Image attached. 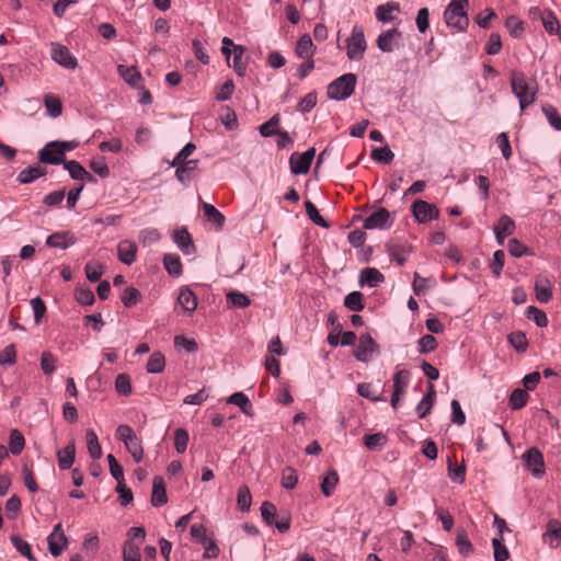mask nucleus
I'll return each mask as SVG.
<instances>
[{
  "label": "nucleus",
  "mask_w": 561,
  "mask_h": 561,
  "mask_svg": "<svg viewBox=\"0 0 561 561\" xmlns=\"http://www.w3.org/2000/svg\"><path fill=\"white\" fill-rule=\"evenodd\" d=\"M511 85L513 93L519 100V106L525 110L536 100V87L530 84L523 72L512 71Z\"/></svg>",
  "instance_id": "nucleus-1"
},
{
  "label": "nucleus",
  "mask_w": 561,
  "mask_h": 561,
  "mask_svg": "<svg viewBox=\"0 0 561 561\" xmlns=\"http://www.w3.org/2000/svg\"><path fill=\"white\" fill-rule=\"evenodd\" d=\"M469 0H451L444 12V19L448 26L458 31H465L469 24L466 7Z\"/></svg>",
  "instance_id": "nucleus-2"
},
{
  "label": "nucleus",
  "mask_w": 561,
  "mask_h": 561,
  "mask_svg": "<svg viewBox=\"0 0 561 561\" xmlns=\"http://www.w3.org/2000/svg\"><path fill=\"white\" fill-rule=\"evenodd\" d=\"M356 80L354 73H345L336 78L328 85V96L337 101L350 98L354 93Z\"/></svg>",
  "instance_id": "nucleus-3"
},
{
  "label": "nucleus",
  "mask_w": 561,
  "mask_h": 561,
  "mask_svg": "<svg viewBox=\"0 0 561 561\" xmlns=\"http://www.w3.org/2000/svg\"><path fill=\"white\" fill-rule=\"evenodd\" d=\"M116 436L125 444V447L135 461L140 462L144 457V448L141 440L135 434L134 430L129 425L122 424L116 430Z\"/></svg>",
  "instance_id": "nucleus-4"
},
{
  "label": "nucleus",
  "mask_w": 561,
  "mask_h": 561,
  "mask_svg": "<svg viewBox=\"0 0 561 561\" xmlns=\"http://www.w3.org/2000/svg\"><path fill=\"white\" fill-rule=\"evenodd\" d=\"M367 48V43L364 35V30L359 25H355L352 30V34L347 39V57L351 60H360L364 57V53Z\"/></svg>",
  "instance_id": "nucleus-5"
},
{
  "label": "nucleus",
  "mask_w": 561,
  "mask_h": 561,
  "mask_svg": "<svg viewBox=\"0 0 561 561\" xmlns=\"http://www.w3.org/2000/svg\"><path fill=\"white\" fill-rule=\"evenodd\" d=\"M316 149L310 148L304 153L294 152L289 158L290 171L294 174L308 173L310 165L313 161Z\"/></svg>",
  "instance_id": "nucleus-6"
},
{
  "label": "nucleus",
  "mask_w": 561,
  "mask_h": 561,
  "mask_svg": "<svg viewBox=\"0 0 561 561\" xmlns=\"http://www.w3.org/2000/svg\"><path fill=\"white\" fill-rule=\"evenodd\" d=\"M412 214L416 221L424 224L432 219H437L439 210L435 205L417 199L412 204Z\"/></svg>",
  "instance_id": "nucleus-7"
},
{
  "label": "nucleus",
  "mask_w": 561,
  "mask_h": 561,
  "mask_svg": "<svg viewBox=\"0 0 561 561\" xmlns=\"http://www.w3.org/2000/svg\"><path fill=\"white\" fill-rule=\"evenodd\" d=\"M393 224L390 213L381 207L370 214L365 220L363 227L365 229H387Z\"/></svg>",
  "instance_id": "nucleus-8"
},
{
  "label": "nucleus",
  "mask_w": 561,
  "mask_h": 561,
  "mask_svg": "<svg viewBox=\"0 0 561 561\" xmlns=\"http://www.w3.org/2000/svg\"><path fill=\"white\" fill-rule=\"evenodd\" d=\"M38 160L48 164H60L65 162V154L60 148L59 141L48 142L38 152Z\"/></svg>",
  "instance_id": "nucleus-9"
},
{
  "label": "nucleus",
  "mask_w": 561,
  "mask_h": 561,
  "mask_svg": "<svg viewBox=\"0 0 561 561\" xmlns=\"http://www.w3.org/2000/svg\"><path fill=\"white\" fill-rule=\"evenodd\" d=\"M50 55L55 62L67 69H75L78 65L76 57L70 53V50L58 43L51 44Z\"/></svg>",
  "instance_id": "nucleus-10"
},
{
  "label": "nucleus",
  "mask_w": 561,
  "mask_h": 561,
  "mask_svg": "<svg viewBox=\"0 0 561 561\" xmlns=\"http://www.w3.org/2000/svg\"><path fill=\"white\" fill-rule=\"evenodd\" d=\"M523 459L525 466L531 471L533 476L539 478L545 473V461L542 454L535 447L528 449Z\"/></svg>",
  "instance_id": "nucleus-11"
},
{
  "label": "nucleus",
  "mask_w": 561,
  "mask_h": 561,
  "mask_svg": "<svg viewBox=\"0 0 561 561\" xmlns=\"http://www.w3.org/2000/svg\"><path fill=\"white\" fill-rule=\"evenodd\" d=\"M401 32L398 28H391L382 32L376 44L378 48L383 53H391L400 46Z\"/></svg>",
  "instance_id": "nucleus-12"
},
{
  "label": "nucleus",
  "mask_w": 561,
  "mask_h": 561,
  "mask_svg": "<svg viewBox=\"0 0 561 561\" xmlns=\"http://www.w3.org/2000/svg\"><path fill=\"white\" fill-rule=\"evenodd\" d=\"M48 541V550L54 557H59L66 545H67V537L64 534L61 524H57L51 534L47 538Z\"/></svg>",
  "instance_id": "nucleus-13"
},
{
  "label": "nucleus",
  "mask_w": 561,
  "mask_h": 561,
  "mask_svg": "<svg viewBox=\"0 0 561 561\" xmlns=\"http://www.w3.org/2000/svg\"><path fill=\"white\" fill-rule=\"evenodd\" d=\"M377 350V344L369 334L359 337L358 345L355 350V357L360 362H368L369 357Z\"/></svg>",
  "instance_id": "nucleus-14"
},
{
  "label": "nucleus",
  "mask_w": 561,
  "mask_h": 561,
  "mask_svg": "<svg viewBox=\"0 0 561 561\" xmlns=\"http://www.w3.org/2000/svg\"><path fill=\"white\" fill-rule=\"evenodd\" d=\"M542 539L551 548H558L561 545V523L558 519L548 522Z\"/></svg>",
  "instance_id": "nucleus-15"
},
{
  "label": "nucleus",
  "mask_w": 561,
  "mask_h": 561,
  "mask_svg": "<svg viewBox=\"0 0 561 561\" xmlns=\"http://www.w3.org/2000/svg\"><path fill=\"white\" fill-rule=\"evenodd\" d=\"M56 456L61 470L70 469L76 458L75 439H71L65 448L58 450Z\"/></svg>",
  "instance_id": "nucleus-16"
},
{
  "label": "nucleus",
  "mask_w": 561,
  "mask_h": 561,
  "mask_svg": "<svg viewBox=\"0 0 561 561\" xmlns=\"http://www.w3.org/2000/svg\"><path fill=\"white\" fill-rule=\"evenodd\" d=\"M75 242L76 238L69 231L55 232L50 234L46 240V244L48 247L58 249H67L70 245L75 244Z\"/></svg>",
  "instance_id": "nucleus-17"
},
{
  "label": "nucleus",
  "mask_w": 561,
  "mask_h": 561,
  "mask_svg": "<svg viewBox=\"0 0 561 561\" xmlns=\"http://www.w3.org/2000/svg\"><path fill=\"white\" fill-rule=\"evenodd\" d=\"M385 280L383 274L375 267H366L360 271L359 284L360 286L368 285L369 287H377Z\"/></svg>",
  "instance_id": "nucleus-18"
},
{
  "label": "nucleus",
  "mask_w": 561,
  "mask_h": 561,
  "mask_svg": "<svg viewBox=\"0 0 561 561\" xmlns=\"http://www.w3.org/2000/svg\"><path fill=\"white\" fill-rule=\"evenodd\" d=\"M168 501L165 483L163 478L154 477L152 483L151 504L156 507L162 506Z\"/></svg>",
  "instance_id": "nucleus-19"
},
{
  "label": "nucleus",
  "mask_w": 561,
  "mask_h": 561,
  "mask_svg": "<svg viewBox=\"0 0 561 561\" xmlns=\"http://www.w3.org/2000/svg\"><path fill=\"white\" fill-rule=\"evenodd\" d=\"M178 304L185 312L192 313L197 308V298L188 287H182L178 295Z\"/></svg>",
  "instance_id": "nucleus-20"
},
{
  "label": "nucleus",
  "mask_w": 561,
  "mask_h": 561,
  "mask_svg": "<svg viewBox=\"0 0 561 561\" xmlns=\"http://www.w3.org/2000/svg\"><path fill=\"white\" fill-rule=\"evenodd\" d=\"M118 259L127 265H131L136 260L137 245L128 240L121 241L117 247Z\"/></svg>",
  "instance_id": "nucleus-21"
},
{
  "label": "nucleus",
  "mask_w": 561,
  "mask_h": 561,
  "mask_svg": "<svg viewBox=\"0 0 561 561\" xmlns=\"http://www.w3.org/2000/svg\"><path fill=\"white\" fill-rule=\"evenodd\" d=\"M392 12H400V4L394 1H389L376 8V18L380 22H391L394 18Z\"/></svg>",
  "instance_id": "nucleus-22"
},
{
  "label": "nucleus",
  "mask_w": 561,
  "mask_h": 561,
  "mask_svg": "<svg viewBox=\"0 0 561 561\" xmlns=\"http://www.w3.org/2000/svg\"><path fill=\"white\" fill-rule=\"evenodd\" d=\"M535 291L538 301L541 304H547L552 298L550 282L545 277L536 279Z\"/></svg>",
  "instance_id": "nucleus-23"
},
{
  "label": "nucleus",
  "mask_w": 561,
  "mask_h": 561,
  "mask_svg": "<svg viewBox=\"0 0 561 561\" xmlns=\"http://www.w3.org/2000/svg\"><path fill=\"white\" fill-rule=\"evenodd\" d=\"M388 253L391 260L402 266L407 262V256L410 253V247L405 243H393L388 247Z\"/></svg>",
  "instance_id": "nucleus-24"
},
{
  "label": "nucleus",
  "mask_w": 561,
  "mask_h": 561,
  "mask_svg": "<svg viewBox=\"0 0 561 561\" xmlns=\"http://www.w3.org/2000/svg\"><path fill=\"white\" fill-rule=\"evenodd\" d=\"M117 71L119 76L130 85L139 87L140 81L142 80L141 73L135 66L125 67L119 65L117 67Z\"/></svg>",
  "instance_id": "nucleus-25"
},
{
  "label": "nucleus",
  "mask_w": 561,
  "mask_h": 561,
  "mask_svg": "<svg viewBox=\"0 0 561 561\" xmlns=\"http://www.w3.org/2000/svg\"><path fill=\"white\" fill-rule=\"evenodd\" d=\"M314 51V45L308 34L302 35L296 46V54L302 59H311Z\"/></svg>",
  "instance_id": "nucleus-26"
},
{
  "label": "nucleus",
  "mask_w": 561,
  "mask_h": 561,
  "mask_svg": "<svg viewBox=\"0 0 561 561\" xmlns=\"http://www.w3.org/2000/svg\"><path fill=\"white\" fill-rule=\"evenodd\" d=\"M45 174L46 169L41 167L39 164H35L21 171L18 175V181L20 183H31Z\"/></svg>",
  "instance_id": "nucleus-27"
},
{
  "label": "nucleus",
  "mask_w": 561,
  "mask_h": 561,
  "mask_svg": "<svg viewBox=\"0 0 561 561\" xmlns=\"http://www.w3.org/2000/svg\"><path fill=\"white\" fill-rule=\"evenodd\" d=\"M456 547L458 552L463 557H469L473 553L474 547L468 538L465 529H458L456 536Z\"/></svg>",
  "instance_id": "nucleus-28"
},
{
  "label": "nucleus",
  "mask_w": 561,
  "mask_h": 561,
  "mask_svg": "<svg viewBox=\"0 0 561 561\" xmlns=\"http://www.w3.org/2000/svg\"><path fill=\"white\" fill-rule=\"evenodd\" d=\"M64 167L69 172L70 176L75 180H94V178L90 173H88L78 161H65Z\"/></svg>",
  "instance_id": "nucleus-29"
},
{
  "label": "nucleus",
  "mask_w": 561,
  "mask_h": 561,
  "mask_svg": "<svg viewBox=\"0 0 561 561\" xmlns=\"http://www.w3.org/2000/svg\"><path fill=\"white\" fill-rule=\"evenodd\" d=\"M173 239L179 248L186 254H190L194 249L192 238L185 228L175 230Z\"/></svg>",
  "instance_id": "nucleus-30"
},
{
  "label": "nucleus",
  "mask_w": 561,
  "mask_h": 561,
  "mask_svg": "<svg viewBox=\"0 0 561 561\" xmlns=\"http://www.w3.org/2000/svg\"><path fill=\"white\" fill-rule=\"evenodd\" d=\"M203 210L208 221L215 224L217 230H221L225 224V216L213 205L203 203Z\"/></svg>",
  "instance_id": "nucleus-31"
},
{
  "label": "nucleus",
  "mask_w": 561,
  "mask_h": 561,
  "mask_svg": "<svg viewBox=\"0 0 561 561\" xmlns=\"http://www.w3.org/2000/svg\"><path fill=\"white\" fill-rule=\"evenodd\" d=\"M227 402L239 407L240 410L245 415H250L251 416L253 414V412H252V404H251L249 398L243 392H234V393H232L228 398Z\"/></svg>",
  "instance_id": "nucleus-32"
},
{
  "label": "nucleus",
  "mask_w": 561,
  "mask_h": 561,
  "mask_svg": "<svg viewBox=\"0 0 561 561\" xmlns=\"http://www.w3.org/2000/svg\"><path fill=\"white\" fill-rule=\"evenodd\" d=\"M411 374L408 369L397 370L393 376V392L404 394L410 382Z\"/></svg>",
  "instance_id": "nucleus-33"
},
{
  "label": "nucleus",
  "mask_w": 561,
  "mask_h": 561,
  "mask_svg": "<svg viewBox=\"0 0 561 561\" xmlns=\"http://www.w3.org/2000/svg\"><path fill=\"white\" fill-rule=\"evenodd\" d=\"M387 444V436L383 433H375L364 436V445L369 450H381Z\"/></svg>",
  "instance_id": "nucleus-34"
},
{
  "label": "nucleus",
  "mask_w": 561,
  "mask_h": 561,
  "mask_svg": "<svg viewBox=\"0 0 561 561\" xmlns=\"http://www.w3.org/2000/svg\"><path fill=\"white\" fill-rule=\"evenodd\" d=\"M175 175L178 180L185 183L191 178V173L197 168V160H188L176 164Z\"/></svg>",
  "instance_id": "nucleus-35"
},
{
  "label": "nucleus",
  "mask_w": 561,
  "mask_h": 561,
  "mask_svg": "<svg viewBox=\"0 0 561 561\" xmlns=\"http://www.w3.org/2000/svg\"><path fill=\"white\" fill-rule=\"evenodd\" d=\"M87 445L90 456L94 459H99L102 456V448L99 443L98 435L93 430L87 431Z\"/></svg>",
  "instance_id": "nucleus-36"
},
{
  "label": "nucleus",
  "mask_w": 561,
  "mask_h": 561,
  "mask_svg": "<svg viewBox=\"0 0 561 561\" xmlns=\"http://www.w3.org/2000/svg\"><path fill=\"white\" fill-rule=\"evenodd\" d=\"M124 561H141L140 545L133 540H126L123 550Z\"/></svg>",
  "instance_id": "nucleus-37"
},
{
  "label": "nucleus",
  "mask_w": 561,
  "mask_h": 561,
  "mask_svg": "<svg viewBox=\"0 0 561 561\" xmlns=\"http://www.w3.org/2000/svg\"><path fill=\"white\" fill-rule=\"evenodd\" d=\"M24 445H25V439H24V436L22 435V433L16 428L11 430L10 439H9L10 451L13 455H19L23 450Z\"/></svg>",
  "instance_id": "nucleus-38"
},
{
  "label": "nucleus",
  "mask_w": 561,
  "mask_h": 561,
  "mask_svg": "<svg viewBox=\"0 0 561 561\" xmlns=\"http://www.w3.org/2000/svg\"><path fill=\"white\" fill-rule=\"evenodd\" d=\"M344 306L352 310L359 312L364 309L363 294L359 291H352L344 298Z\"/></svg>",
  "instance_id": "nucleus-39"
},
{
  "label": "nucleus",
  "mask_w": 561,
  "mask_h": 561,
  "mask_svg": "<svg viewBox=\"0 0 561 561\" xmlns=\"http://www.w3.org/2000/svg\"><path fill=\"white\" fill-rule=\"evenodd\" d=\"M165 270L170 275L180 276L182 273V264L180 257L175 254H165L163 259Z\"/></svg>",
  "instance_id": "nucleus-40"
},
{
  "label": "nucleus",
  "mask_w": 561,
  "mask_h": 561,
  "mask_svg": "<svg viewBox=\"0 0 561 561\" xmlns=\"http://www.w3.org/2000/svg\"><path fill=\"white\" fill-rule=\"evenodd\" d=\"M252 503V496L250 490L247 485H242L238 490L237 496V505L238 508L242 512H247L250 510Z\"/></svg>",
  "instance_id": "nucleus-41"
},
{
  "label": "nucleus",
  "mask_w": 561,
  "mask_h": 561,
  "mask_svg": "<svg viewBox=\"0 0 561 561\" xmlns=\"http://www.w3.org/2000/svg\"><path fill=\"white\" fill-rule=\"evenodd\" d=\"M164 356L159 352H154L151 354L147 363V371L151 374L161 373L164 368Z\"/></svg>",
  "instance_id": "nucleus-42"
},
{
  "label": "nucleus",
  "mask_w": 561,
  "mask_h": 561,
  "mask_svg": "<svg viewBox=\"0 0 561 561\" xmlns=\"http://www.w3.org/2000/svg\"><path fill=\"white\" fill-rule=\"evenodd\" d=\"M141 298L140 291L135 287H126L125 290L122 294V302L125 307H133L139 302Z\"/></svg>",
  "instance_id": "nucleus-43"
},
{
  "label": "nucleus",
  "mask_w": 561,
  "mask_h": 561,
  "mask_svg": "<svg viewBox=\"0 0 561 561\" xmlns=\"http://www.w3.org/2000/svg\"><path fill=\"white\" fill-rule=\"evenodd\" d=\"M339 482V476L335 471H330L322 480L321 491L325 496H331Z\"/></svg>",
  "instance_id": "nucleus-44"
},
{
  "label": "nucleus",
  "mask_w": 561,
  "mask_h": 561,
  "mask_svg": "<svg viewBox=\"0 0 561 561\" xmlns=\"http://www.w3.org/2000/svg\"><path fill=\"white\" fill-rule=\"evenodd\" d=\"M528 393L523 389H515L510 397V405L514 410L522 409L528 401Z\"/></svg>",
  "instance_id": "nucleus-45"
},
{
  "label": "nucleus",
  "mask_w": 561,
  "mask_h": 561,
  "mask_svg": "<svg viewBox=\"0 0 561 561\" xmlns=\"http://www.w3.org/2000/svg\"><path fill=\"white\" fill-rule=\"evenodd\" d=\"M305 208H306V214L311 221H313L316 225L324 227V228L329 227V224L323 219V217L320 216L316 205L312 202L306 201Z\"/></svg>",
  "instance_id": "nucleus-46"
},
{
  "label": "nucleus",
  "mask_w": 561,
  "mask_h": 561,
  "mask_svg": "<svg viewBox=\"0 0 561 561\" xmlns=\"http://www.w3.org/2000/svg\"><path fill=\"white\" fill-rule=\"evenodd\" d=\"M245 49L242 46H233V68L239 76L245 72L247 64L243 61Z\"/></svg>",
  "instance_id": "nucleus-47"
},
{
  "label": "nucleus",
  "mask_w": 561,
  "mask_h": 561,
  "mask_svg": "<svg viewBox=\"0 0 561 561\" xmlns=\"http://www.w3.org/2000/svg\"><path fill=\"white\" fill-rule=\"evenodd\" d=\"M542 112H543L545 116L547 117L548 122L550 123V125L556 130H561V117H560L557 108L553 107L552 105L546 104L542 106Z\"/></svg>",
  "instance_id": "nucleus-48"
},
{
  "label": "nucleus",
  "mask_w": 561,
  "mask_h": 561,
  "mask_svg": "<svg viewBox=\"0 0 561 561\" xmlns=\"http://www.w3.org/2000/svg\"><path fill=\"white\" fill-rule=\"evenodd\" d=\"M494 230H499L504 236H511L515 230V224L507 215H502L494 226Z\"/></svg>",
  "instance_id": "nucleus-49"
},
{
  "label": "nucleus",
  "mask_w": 561,
  "mask_h": 561,
  "mask_svg": "<svg viewBox=\"0 0 561 561\" xmlns=\"http://www.w3.org/2000/svg\"><path fill=\"white\" fill-rule=\"evenodd\" d=\"M227 300L229 304L237 308H245L251 304L250 298L245 294L240 291L228 293Z\"/></svg>",
  "instance_id": "nucleus-50"
},
{
  "label": "nucleus",
  "mask_w": 561,
  "mask_h": 561,
  "mask_svg": "<svg viewBox=\"0 0 561 561\" xmlns=\"http://www.w3.org/2000/svg\"><path fill=\"white\" fill-rule=\"evenodd\" d=\"M508 341L512 344V346L518 352H524L528 345L526 334L522 331L512 332L508 335Z\"/></svg>",
  "instance_id": "nucleus-51"
},
{
  "label": "nucleus",
  "mask_w": 561,
  "mask_h": 561,
  "mask_svg": "<svg viewBox=\"0 0 561 561\" xmlns=\"http://www.w3.org/2000/svg\"><path fill=\"white\" fill-rule=\"evenodd\" d=\"M298 482V476L295 469L286 467L282 472V485L285 489L291 490Z\"/></svg>",
  "instance_id": "nucleus-52"
},
{
  "label": "nucleus",
  "mask_w": 561,
  "mask_h": 561,
  "mask_svg": "<svg viewBox=\"0 0 561 561\" xmlns=\"http://www.w3.org/2000/svg\"><path fill=\"white\" fill-rule=\"evenodd\" d=\"M57 358L50 352H43L41 356V367L44 374L51 375L56 369Z\"/></svg>",
  "instance_id": "nucleus-53"
},
{
  "label": "nucleus",
  "mask_w": 561,
  "mask_h": 561,
  "mask_svg": "<svg viewBox=\"0 0 561 561\" xmlns=\"http://www.w3.org/2000/svg\"><path fill=\"white\" fill-rule=\"evenodd\" d=\"M85 275L90 282H98L103 275L104 267L98 262H89L85 265Z\"/></svg>",
  "instance_id": "nucleus-54"
},
{
  "label": "nucleus",
  "mask_w": 561,
  "mask_h": 561,
  "mask_svg": "<svg viewBox=\"0 0 561 561\" xmlns=\"http://www.w3.org/2000/svg\"><path fill=\"white\" fill-rule=\"evenodd\" d=\"M279 115L272 116L267 122L260 126V133L263 137H271L277 134L276 126L279 124Z\"/></svg>",
  "instance_id": "nucleus-55"
},
{
  "label": "nucleus",
  "mask_w": 561,
  "mask_h": 561,
  "mask_svg": "<svg viewBox=\"0 0 561 561\" xmlns=\"http://www.w3.org/2000/svg\"><path fill=\"white\" fill-rule=\"evenodd\" d=\"M317 101H318L317 93L309 92L298 103L297 111H299L301 113H308L317 105Z\"/></svg>",
  "instance_id": "nucleus-56"
},
{
  "label": "nucleus",
  "mask_w": 561,
  "mask_h": 561,
  "mask_svg": "<svg viewBox=\"0 0 561 561\" xmlns=\"http://www.w3.org/2000/svg\"><path fill=\"white\" fill-rule=\"evenodd\" d=\"M371 158L376 161L390 163L394 158V153L390 150L388 146H385L381 148H374L371 151Z\"/></svg>",
  "instance_id": "nucleus-57"
},
{
  "label": "nucleus",
  "mask_w": 561,
  "mask_h": 561,
  "mask_svg": "<svg viewBox=\"0 0 561 561\" xmlns=\"http://www.w3.org/2000/svg\"><path fill=\"white\" fill-rule=\"evenodd\" d=\"M115 389L119 394L129 396L131 393L129 376L126 374H119L115 380Z\"/></svg>",
  "instance_id": "nucleus-58"
},
{
  "label": "nucleus",
  "mask_w": 561,
  "mask_h": 561,
  "mask_svg": "<svg viewBox=\"0 0 561 561\" xmlns=\"http://www.w3.org/2000/svg\"><path fill=\"white\" fill-rule=\"evenodd\" d=\"M188 443V433L184 428H178L174 433V447L179 454L186 450Z\"/></svg>",
  "instance_id": "nucleus-59"
},
{
  "label": "nucleus",
  "mask_w": 561,
  "mask_h": 561,
  "mask_svg": "<svg viewBox=\"0 0 561 561\" xmlns=\"http://www.w3.org/2000/svg\"><path fill=\"white\" fill-rule=\"evenodd\" d=\"M492 546L494 550V559L495 561H506L510 557V552L506 546L503 543L502 538H494L492 540Z\"/></svg>",
  "instance_id": "nucleus-60"
},
{
  "label": "nucleus",
  "mask_w": 561,
  "mask_h": 561,
  "mask_svg": "<svg viewBox=\"0 0 561 561\" xmlns=\"http://www.w3.org/2000/svg\"><path fill=\"white\" fill-rule=\"evenodd\" d=\"M44 103L51 116L57 117L61 114L62 106L58 98L48 94L45 96Z\"/></svg>",
  "instance_id": "nucleus-61"
},
{
  "label": "nucleus",
  "mask_w": 561,
  "mask_h": 561,
  "mask_svg": "<svg viewBox=\"0 0 561 561\" xmlns=\"http://www.w3.org/2000/svg\"><path fill=\"white\" fill-rule=\"evenodd\" d=\"M527 317L533 319L538 327H546L548 324V318L546 313L537 307L529 306L527 308Z\"/></svg>",
  "instance_id": "nucleus-62"
},
{
  "label": "nucleus",
  "mask_w": 561,
  "mask_h": 561,
  "mask_svg": "<svg viewBox=\"0 0 561 561\" xmlns=\"http://www.w3.org/2000/svg\"><path fill=\"white\" fill-rule=\"evenodd\" d=\"M107 460H108V465H110V472H111L112 477H113L117 482L124 481V471H123V467H122V466L119 465V462L116 460V458L114 457V455L108 454V455H107Z\"/></svg>",
  "instance_id": "nucleus-63"
},
{
  "label": "nucleus",
  "mask_w": 561,
  "mask_h": 561,
  "mask_svg": "<svg viewBox=\"0 0 561 561\" xmlns=\"http://www.w3.org/2000/svg\"><path fill=\"white\" fill-rule=\"evenodd\" d=\"M436 346H437L436 339L431 334L423 335L419 340V351L422 354H427L430 352H433L436 348Z\"/></svg>",
  "instance_id": "nucleus-64"
}]
</instances>
